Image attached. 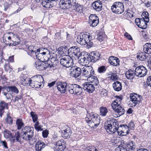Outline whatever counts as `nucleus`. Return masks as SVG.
<instances>
[{"mask_svg":"<svg viewBox=\"0 0 151 151\" xmlns=\"http://www.w3.org/2000/svg\"><path fill=\"white\" fill-rule=\"evenodd\" d=\"M67 47H63L62 51L66 54L68 52V54H72L76 56L78 58L79 63L83 65H86L90 63L94 62V52L93 51L89 54L86 52H80L79 48L76 46H73L68 50L65 49Z\"/></svg>","mask_w":151,"mask_h":151,"instance_id":"1","label":"nucleus"},{"mask_svg":"<svg viewBox=\"0 0 151 151\" xmlns=\"http://www.w3.org/2000/svg\"><path fill=\"white\" fill-rule=\"evenodd\" d=\"M34 129L33 127L30 126H25L22 128L21 133L19 132H17L14 135L9 139V140L12 143H14L16 141L22 142V138L27 141H30L32 139L34 136Z\"/></svg>","mask_w":151,"mask_h":151,"instance_id":"2","label":"nucleus"},{"mask_svg":"<svg viewBox=\"0 0 151 151\" xmlns=\"http://www.w3.org/2000/svg\"><path fill=\"white\" fill-rule=\"evenodd\" d=\"M107 123L105 125V128L107 132L110 134H113L118 130V123L114 118H109L107 120Z\"/></svg>","mask_w":151,"mask_h":151,"instance_id":"3","label":"nucleus"},{"mask_svg":"<svg viewBox=\"0 0 151 151\" xmlns=\"http://www.w3.org/2000/svg\"><path fill=\"white\" fill-rule=\"evenodd\" d=\"M122 100L121 98H118L115 100L111 104V106L113 109L116 112L119 116L122 115L124 114L125 111L124 107L122 106L119 104Z\"/></svg>","mask_w":151,"mask_h":151,"instance_id":"4","label":"nucleus"},{"mask_svg":"<svg viewBox=\"0 0 151 151\" xmlns=\"http://www.w3.org/2000/svg\"><path fill=\"white\" fill-rule=\"evenodd\" d=\"M43 81L42 77L40 75H36L31 78L30 86L32 88H40L42 86L41 82Z\"/></svg>","mask_w":151,"mask_h":151,"instance_id":"5","label":"nucleus"},{"mask_svg":"<svg viewBox=\"0 0 151 151\" xmlns=\"http://www.w3.org/2000/svg\"><path fill=\"white\" fill-rule=\"evenodd\" d=\"M68 87L69 93L71 94L80 95L82 92V88L76 84H69Z\"/></svg>","mask_w":151,"mask_h":151,"instance_id":"6","label":"nucleus"},{"mask_svg":"<svg viewBox=\"0 0 151 151\" xmlns=\"http://www.w3.org/2000/svg\"><path fill=\"white\" fill-rule=\"evenodd\" d=\"M130 104L131 107H133L139 104L141 101L142 97L141 96L134 93L130 94Z\"/></svg>","mask_w":151,"mask_h":151,"instance_id":"7","label":"nucleus"},{"mask_svg":"<svg viewBox=\"0 0 151 151\" xmlns=\"http://www.w3.org/2000/svg\"><path fill=\"white\" fill-rule=\"evenodd\" d=\"M35 66L38 70L40 71L44 70L47 68L50 69L54 67L52 64L48 63L46 61L36 62Z\"/></svg>","mask_w":151,"mask_h":151,"instance_id":"8","label":"nucleus"},{"mask_svg":"<svg viewBox=\"0 0 151 151\" xmlns=\"http://www.w3.org/2000/svg\"><path fill=\"white\" fill-rule=\"evenodd\" d=\"M111 10L114 13L118 14H121L124 11L123 4L120 2H114L111 7Z\"/></svg>","mask_w":151,"mask_h":151,"instance_id":"9","label":"nucleus"},{"mask_svg":"<svg viewBox=\"0 0 151 151\" xmlns=\"http://www.w3.org/2000/svg\"><path fill=\"white\" fill-rule=\"evenodd\" d=\"M61 65L63 67L69 68L73 64V60L71 57L68 55L62 57L60 59Z\"/></svg>","mask_w":151,"mask_h":151,"instance_id":"10","label":"nucleus"},{"mask_svg":"<svg viewBox=\"0 0 151 151\" xmlns=\"http://www.w3.org/2000/svg\"><path fill=\"white\" fill-rule=\"evenodd\" d=\"M91 37L92 38V36L90 35H88L85 34H81L78 36L77 39V42L81 45H85L88 43L89 40Z\"/></svg>","mask_w":151,"mask_h":151,"instance_id":"11","label":"nucleus"},{"mask_svg":"<svg viewBox=\"0 0 151 151\" xmlns=\"http://www.w3.org/2000/svg\"><path fill=\"white\" fill-rule=\"evenodd\" d=\"M75 3V0H60L59 5L61 8L65 9L71 7Z\"/></svg>","mask_w":151,"mask_h":151,"instance_id":"12","label":"nucleus"},{"mask_svg":"<svg viewBox=\"0 0 151 151\" xmlns=\"http://www.w3.org/2000/svg\"><path fill=\"white\" fill-rule=\"evenodd\" d=\"M94 70L93 68L91 66H85L82 68L81 74L84 77L87 78L90 76L93 75Z\"/></svg>","mask_w":151,"mask_h":151,"instance_id":"13","label":"nucleus"},{"mask_svg":"<svg viewBox=\"0 0 151 151\" xmlns=\"http://www.w3.org/2000/svg\"><path fill=\"white\" fill-rule=\"evenodd\" d=\"M143 18H141V22L139 24L138 27L142 29H145L147 27V23L149 22L148 13L146 12L142 15Z\"/></svg>","mask_w":151,"mask_h":151,"instance_id":"14","label":"nucleus"},{"mask_svg":"<svg viewBox=\"0 0 151 151\" xmlns=\"http://www.w3.org/2000/svg\"><path fill=\"white\" fill-rule=\"evenodd\" d=\"M147 69L142 65H140L137 67L134 70L135 75L139 77L145 76L147 74Z\"/></svg>","mask_w":151,"mask_h":151,"instance_id":"15","label":"nucleus"},{"mask_svg":"<svg viewBox=\"0 0 151 151\" xmlns=\"http://www.w3.org/2000/svg\"><path fill=\"white\" fill-rule=\"evenodd\" d=\"M81 68L76 65L71 67L70 69V76L76 78L79 77L81 74Z\"/></svg>","mask_w":151,"mask_h":151,"instance_id":"16","label":"nucleus"},{"mask_svg":"<svg viewBox=\"0 0 151 151\" xmlns=\"http://www.w3.org/2000/svg\"><path fill=\"white\" fill-rule=\"evenodd\" d=\"M43 60L48 62V61L50 60L52 62V61H55L57 60L58 56L57 54L53 53L51 55L50 52L48 50L45 52V53L43 55Z\"/></svg>","mask_w":151,"mask_h":151,"instance_id":"17","label":"nucleus"},{"mask_svg":"<svg viewBox=\"0 0 151 151\" xmlns=\"http://www.w3.org/2000/svg\"><path fill=\"white\" fill-rule=\"evenodd\" d=\"M8 34L12 36V42L11 46H15L19 45L21 42L20 39L19 35L13 32H8Z\"/></svg>","mask_w":151,"mask_h":151,"instance_id":"18","label":"nucleus"},{"mask_svg":"<svg viewBox=\"0 0 151 151\" xmlns=\"http://www.w3.org/2000/svg\"><path fill=\"white\" fill-rule=\"evenodd\" d=\"M83 90L89 93H92L94 91L93 84L86 82L83 84Z\"/></svg>","mask_w":151,"mask_h":151,"instance_id":"19","label":"nucleus"},{"mask_svg":"<svg viewBox=\"0 0 151 151\" xmlns=\"http://www.w3.org/2000/svg\"><path fill=\"white\" fill-rule=\"evenodd\" d=\"M65 147V142L63 140L58 141L55 145V149L58 151L63 150Z\"/></svg>","mask_w":151,"mask_h":151,"instance_id":"20","label":"nucleus"},{"mask_svg":"<svg viewBox=\"0 0 151 151\" xmlns=\"http://www.w3.org/2000/svg\"><path fill=\"white\" fill-rule=\"evenodd\" d=\"M72 134V131L71 128L67 126L65 129L62 131V136L65 139L69 138Z\"/></svg>","mask_w":151,"mask_h":151,"instance_id":"21","label":"nucleus"},{"mask_svg":"<svg viewBox=\"0 0 151 151\" xmlns=\"http://www.w3.org/2000/svg\"><path fill=\"white\" fill-rule=\"evenodd\" d=\"M57 88L62 93H64L66 91L67 84L65 82H58L57 83Z\"/></svg>","mask_w":151,"mask_h":151,"instance_id":"22","label":"nucleus"},{"mask_svg":"<svg viewBox=\"0 0 151 151\" xmlns=\"http://www.w3.org/2000/svg\"><path fill=\"white\" fill-rule=\"evenodd\" d=\"M12 40V36L8 34V33L7 35H4L3 37V42L6 45L11 46Z\"/></svg>","mask_w":151,"mask_h":151,"instance_id":"23","label":"nucleus"},{"mask_svg":"<svg viewBox=\"0 0 151 151\" xmlns=\"http://www.w3.org/2000/svg\"><path fill=\"white\" fill-rule=\"evenodd\" d=\"M6 108L8 109V104L6 103L4 101H2L0 102V116L2 117V115L4 112V110Z\"/></svg>","mask_w":151,"mask_h":151,"instance_id":"24","label":"nucleus"},{"mask_svg":"<svg viewBox=\"0 0 151 151\" xmlns=\"http://www.w3.org/2000/svg\"><path fill=\"white\" fill-rule=\"evenodd\" d=\"M109 62L111 65L114 66L119 65V60L117 58L115 57H110L109 59Z\"/></svg>","mask_w":151,"mask_h":151,"instance_id":"25","label":"nucleus"},{"mask_svg":"<svg viewBox=\"0 0 151 151\" xmlns=\"http://www.w3.org/2000/svg\"><path fill=\"white\" fill-rule=\"evenodd\" d=\"M45 146V144L42 141L39 140L36 143L35 148L36 151H41V150Z\"/></svg>","mask_w":151,"mask_h":151,"instance_id":"26","label":"nucleus"},{"mask_svg":"<svg viewBox=\"0 0 151 151\" xmlns=\"http://www.w3.org/2000/svg\"><path fill=\"white\" fill-rule=\"evenodd\" d=\"M76 0H75V4L73 5V8H74L77 12V15H78L83 13V8L82 6L76 3Z\"/></svg>","mask_w":151,"mask_h":151,"instance_id":"27","label":"nucleus"},{"mask_svg":"<svg viewBox=\"0 0 151 151\" xmlns=\"http://www.w3.org/2000/svg\"><path fill=\"white\" fill-rule=\"evenodd\" d=\"M127 151H134L136 148L135 143L132 141H129L127 144Z\"/></svg>","mask_w":151,"mask_h":151,"instance_id":"28","label":"nucleus"},{"mask_svg":"<svg viewBox=\"0 0 151 151\" xmlns=\"http://www.w3.org/2000/svg\"><path fill=\"white\" fill-rule=\"evenodd\" d=\"M29 51L27 53L29 55L31 56H34L35 55L37 52V48L35 46H29L28 47Z\"/></svg>","mask_w":151,"mask_h":151,"instance_id":"29","label":"nucleus"},{"mask_svg":"<svg viewBox=\"0 0 151 151\" xmlns=\"http://www.w3.org/2000/svg\"><path fill=\"white\" fill-rule=\"evenodd\" d=\"M113 87L115 91H119L122 89V83L119 81H116L113 83Z\"/></svg>","mask_w":151,"mask_h":151,"instance_id":"30","label":"nucleus"},{"mask_svg":"<svg viewBox=\"0 0 151 151\" xmlns=\"http://www.w3.org/2000/svg\"><path fill=\"white\" fill-rule=\"evenodd\" d=\"M143 50L147 54H151V43H146L143 46Z\"/></svg>","mask_w":151,"mask_h":151,"instance_id":"31","label":"nucleus"},{"mask_svg":"<svg viewBox=\"0 0 151 151\" xmlns=\"http://www.w3.org/2000/svg\"><path fill=\"white\" fill-rule=\"evenodd\" d=\"M125 76L128 79H132L134 77V72L131 69L127 71L125 74Z\"/></svg>","mask_w":151,"mask_h":151,"instance_id":"32","label":"nucleus"},{"mask_svg":"<svg viewBox=\"0 0 151 151\" xmlns=\"http://www.w3.org/2000/svg\"><path fill=\"white\" fill-rule=\"evenodd\" d=\"M7 90L8 92L11 91L12 93H14L16 94H18L19 92L18 88L15 86H9L6 87Z\"/></svg>","mask_w":151,"mask_h":151,"instance_id":"33","label":"nucleus"},{"mask_svg":"<svg viewBox=\"0 0 151 151\" xmlns=\"http://www.w3.org/2000/svg\"><path fill=\"white\" fill-rule=\"evenodd\" d=\"M31 78H23V80H22L21 82L22 84L25 86H30L31 84Z\"/></svg>","mask_w":151,"mask_h":151,"instance_id":"34","label":"nucleus"},{"mask_svg":"<svg viewBox=\"0 0 151 151\" xmlns=\"http://www.w3.org/2000/svg\"><path fill=\"white\" fill-rule=\"evenodd\" d=\"M16 124L17 126V129L18 130H20L24 127V123L23 122L22 120L21 119H18L16 122Z\"/></svg>","mask_w":151,"mask_h":151,"instance_id":"35","label":"nucleus"},{"mask_svg":"<svg viewBox=\"0 0 151 151\" xmlns=\"http://www.w3.org/2000/svg\"><path fill=\"white\" fill-rule=\"evenodd\" d=\"M102 4L100 0L95 1V10L99 12L101 10Z\"/></svg>","mask_w":151,"mask_h":151,"instance_id":"36","label":"nucleus"},{"mask_svg":"<svg viewBox=\"0 0 151 151\" xmlns=\"http://www.w3.org/2000/svg\"><path fill=\"white\" fill-rule=\"evenodd\" d=\"M137 58L141 61H144L147 58V56L145 52H140L137 54Z\"/></svg>","mask_w":151,"mask_h":151,"instance_id":"37","label":"nucleus"},{"mask_svg":"<svg viewBox=\"0 0 151 151\" xmlns=\"http://www.w3.org/2000/svg\"><path fill=\"white\" fill-rule=\"evenodd\" d=\"M3 134L4 137L6 139L12 138L13 136L12 133L11 132L8 130H5L3 132Z\"/></svg>","mask_w":151,"mask_h":151,"instance_id":"38","label":"nucleus"},{"mask_svg":"<svg viewBox=\"0 0 151 151\" xmlns=\"http://www.w3.org/2000/svg\"><path fill=\"white\" fill-rule=\"evenodd\" d=\"M100 114L101 116H104L106 115L108 112L107 109L105 107H101L100 108Z\"/></svg>","mask_w":151,"mask_h":151,"instance_id":"39","label":"nucleus"},{"mask_svg":"<svg viewBox=\"0 0 151 151\" xmlns=\"http://www.w3.org/2000/svg\"><path fill=\"white\" fill-rule=\"evenodd\" d=\"M51 1H49L48 0H42V4L43 6L46 8H49L50 6V2Z\"/></svg>","mask_w":151,"mask_h":151,"instance_id":"40","label":"nucleus"},{"mask_svg":"<svg viewBox=\"0 0 151 151\" xmlns=\"http://www.w3.org/2000/svg\"><path fill=\"white\" fill-rule=\"evenodd\" d=\"M94 17V14H91L89 17V19L88 20V23L91 27H94V26L93 24L94 23V19H93Z\"/></svg>","mask_w":151,"mask_h":151,"instance_id":"41","label":"nucleus"},{"mask_svg":"<svg viewBox=\"0 0 151 151\" xmlns=\"http://www.w3.org/2000/svg\"><path fill=\"white\" fill-rule=\"evenodd\" d=\"M121 127L126 129H128L130 128L131 129H133L134 127V125L133 122L131 121L129 123V126L125 125H122Z\"/></svg>","mask_w":151,"mask_h":151,"instance_id":"42","label":"nucleus"},{"mask_svg":"<svg viewBox=\"0 0 151 151\" xmlns=\"http://www.w3.org/2000/svg\"><path fill=\"white\" fill-rule=\"evenodd\" d=\"M48 50L46 48L40 47L37 49L36 53L43 55Z\"/></svg>","mask_w":151,"mask_h":151,"instance_id":"43","label":"nucleus"},{"mask_svg":"<svg viewBox=\"0 0 151 151\" xmlns=\"http://www.w3.org/2000/svg\"><path fill=\"white\" fill-rule=\"evenodd\" d=\"M48 50L46 48L40 47L37 49L36 53L43 55Z\"/></svg>","mask_w":151,"mask_h":151,"instance_id":"44","label":"nucleus"},{"mask_svg":"<svg viewBox=\"0 0 151 151\" xmlns=\"http://www.w3.org/2000/svg\"><path fill=\"white\" fill-rule=\"evenodd\" d=\"M110 73H111L109 74L108 75L109 76V77L110 78V80L112 81L116 80L118 78L116 73H113L111 72Z\"/></svg>","mask_w":151,"mask_h":151,"instance_id":"45","label":"nucleus"},{"mask_svg":"<svg viewBox=\"0 0 151 151\" xmlns=\"http://www.w3.org/2000/svg\"><path fill=\"white\" fill-rule=\"evenodd\" d=\"M96 34L97 35V39L99 41H102L103 39V35L102 33L100 32V30H97L96 32Z\"/></svg>","mask_w":151,"mask_h":151,"instance_id":"46","label":"nucleus"},{"mask_svg":"<svg viewBox=\"0 0 151 151\" xmlns=\"http://www.w3.org/2000/svg\"><path fill=\"white\" fill-rule=\"evenodd\" d=\"M30 115L32 118L34 122H36L37 120V115L35 112L32 111L30 112Z\"/></svg>","mask_w":151,"mask_h":151,"instance_id":"47","label":"nucleus"},{"mask_svg":"<svg viewBox=\"0 0 151 151\" xmlns=\"http://www.w3.org/2000/svg\"><path fill=\"white\" fill-rule=\"evenodd\" d=\"M5 121L7 123L10 125L12 124L13 123V120L8 114H7V117L5 119Z\"/></svg>","mask_w":151,"mask_h":151,"instance_id":"48","label":"nucleus"},{"mask_svg":"<svg viewBox=\"0 0 151 151\" xmlns=\"http://www.w3.org/2000/svg\"><path fill=\"white\" fill-rule=\"evenodd\" d=\"M99 83V82L98 78L95 76V86H97V87H96L97 90H95V91H98V90L100 91L101 87L99 85H98Z\"/></svg>","mask_w":151,"mask_h":151,"instance_id":"49","label":"nucleus"},{"mask_svg":"<svg viewBox=\"0 0 151 151\" xmlns=\"http://www.w3.org/2000/svg\"><path fill=\"white\" fill-rule=\"evenodd\" d=\"M0 146H3V147L6 149H7L8 148L6 142L5 141H1L0 138Z\"/></svg>","mask_w":151,"mask_h":151,"instance_id":"50","label":"nucleus"},{"mask_svg":"<svg viewBox=\"0 0 151 151\" xmlns=\"http://www.w3.org/2000/svg\"><path fill=\"white\" fill-rule=\"evenodd\" d=\"M106 69L104 66H102L98 68V71L100 73H103L106 71Z\"/></svg>","mask_w":151,"mask_h":151,"instance_id":"51","label":"nucleus"},{"mask_svg":"<svg viewBox=\"0 0 151 151\" xmlns=\"http://www.w3.org/2000/svg\"><path fill=\"white\" fill-rule=\"evenodd\" d=\"M36 58L40 61H43V55L36 53L35 55Z\"/></svg>","mask_w":151,"mask_h":151,"instance_id":"52","label":"nucleus"},{"mask_svg":"<svg viewBox=\"0 0 151 151\" xmlns=\"http://www.w3.org/2000/svg\"><path fill=\"white\" fill-rule=\"evenodd\" d=\"M87 81L89 83H92L94 81V76L93 75L90 76L87 78Z\"/></svg>","mask_w":151,"mask_h":151,"instance_id":"53","label":"nucleus"},{"mask_svg":"<svg viewBox=\"0 0 151 151\" xmlns=\"http://www.w3.org/2000/svg\"><path fill=\"white\" fill-rule=\"evenodd\" d=\"M100 117L99 115H97L96 118L95 120V126H97L100 123Z\"/></svg>","mask_w":151,"mask_h":151,"instance_id":"54","label":"nucleus"},{"mask_svg":"<svg viewBox=\"0 0 151 151\" xmlns=\"http://www.w3.org/2000/svg\"><path fill=\"white\" fill-rule=\"evenodd\" d=\"M144 3L145 6L148 8L151 6V0H145Z\"/></svg>","mask_w":151,"mask_h":151,"instance_id":"55","label":"nucleus"},{"mask_svg":"<svg viewBox=\"0 0 151 151\" xmlns=\"http://www.w3.org/2000/svg\"><path fill=\"white\" fill-rule=\"evenodd\" d=\"M114 151H127V149L123 147H116Z\"/></svg>","mask_w":151,"mask_h":151,"instance_id":"56","label":"nucleus"},{"mask_svg":"<svg viewBox=\"0 0 151 151\" xmlns=\"http://www.w3.org/2000/svg\"><path fill=\"white\" fill-rule=\"evenodd\" d=\"M100 94L102 96H106L107 95V91L106 89H103L101 91Z\"/></svg>","mask_w":151,"mask_h":151,"instance_id":"57","label":"nucleus"},{"mask_svg":"<svg viewBox=\"0 0 151 151\" xmlns=\"http://www.w3.org/2000/svg\"><path fill=\"white\" fill-rule=\"evenodd\" d=\"M91 39H90L88 41V43L87 44V45H88V48H91L92 47L93 45V43L92 41H91V40H92L93 37H92V38L91 37Z\"/></svg>","mask_w":151,"mask_h":151,"instance_id":"58","label":"nucleus"},{"mask_svg":"<svg viewBox=\"0 0 151 151\" xmlns=\"http://www.w3.org/2000/svg\"><path fill=\"white\" fill-rule=\"evenodd\" d=\"M4 68L5 71H7L10 69L9 63L7 61V63H6L4 65Z\"/></svg>","mask_w":151,"mask_h":151,"instance_id":"59","label":"nucleus"},{"mask_svg":"<svg viewBox=\"0 0 151 151\" xmlns=\"http://www.w3.org/2000/svg\"><path fill=\"white\" fill-rule=\"evenodd\" d=\"M49 132L48 131L45 130L42 132V136L44 138H46L47 137L48 134Z\"/></svg>","mask_w":151,"mask_h":151,"instance_id":"60","label":"nucleus"},{"mask_svg":"<svg viewBox=\"0 0 151 151\" xmlns=\"http://www.w3.org/2000/svg\"><path fill=\"white\" fill-rule=\"evenodd\" d=\"M146 82L148 86L151 87V76H150L147 78Z\"/></svg>","mask_w":151,"mask_h":151,"instance_id":"61","label":"nucleus"},{"mask_svg":"<svg viewBox=\"0 0 151 151\" xmlns=\"http://www.w3.org/2000/svg\"><path fill=\"white\" fill-rule=\"evenodd\" d=\"M95 59L96 60H95V62L96 60H98L100 58V54L99 53L97 52H95Z\"/></svg>","mask_w":151,"mask_h":151,"instance_id":"62","label":"nucleus"},{"mask_svg":"<svg viewBox=\"0 0 151 151\" xmlns=\"http://www.w3.org/2000/svg\"><path fill=\"white\" fill-rule=\"evenodd\" d=\"M124 35L125 37H127L128 39L129 40H132V38L131 36L127 32H126L124 34Z\"/></svg>","mask_w":151,"mask_h":151,"instance_id":"63","label":"nucleus"},{"mask_svg":"<svg viewBox=\"0 0 151 151\" xmlns=\"http://www.w3.org/2000/svg\"><path fill=\"white\" fill-rule=\"evenodd\" d=\"M84 151H94V149L93 148H91L88 147L86 148Z\"/></svg>","mask_w":151,"mask_h":151,"instance_id":"64","label":"nucleus"}]
</instances>
